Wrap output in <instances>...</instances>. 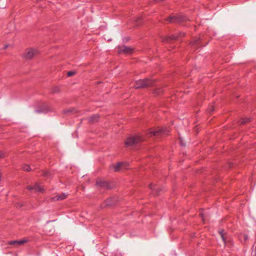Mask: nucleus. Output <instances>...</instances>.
<instances>
[{"label": "nucleus", "instance_id": "obj_1", "mask_svg": "<svg viewBox=\"0 0 256 256\" xmlns=\"http://www.w3.org/2000/svg\"><path fill=\"white\" fill-rule=\"evenodd\" d=\"M170 130L166 128H155L148 129L146 134L148 137L164 136L168 135Z\"/></svg>", "mask_w": 256, "mask_h": 256}, {"label": "nucleus", "instance_id": "obj_2", "mask_svg": "<svg viewBox=\"0 0 256 256\" xmlns=\"http://www.w3.org/2000/svg\"><path fill=\"white\" fill-rule=\"evenodd\" d=\"M156 82V80L145 78L136 80L134 86L136 89L145 88L154 86Z\"/></svg>", "mask_w": 256, "mask_h": 256}, {"label": "nucleus", "instance_id": "obj_3", "mask_svg": "<svg viewBox=\"0 0 256 256\" xmlns=\"http://www.w3.org/2000/svg\"><path fill=\"white\" fill-rule=\"evenodd\" d=\"M165 20L170 24H182L184 22L190 21L189 18L185 14H171Z\"/></svg>", "mask_w": 256, "mask_h": 256}, {"label": "nucleus", "instance_id": "obj_4", "mask_svg": "<svg viewBox=\"0 0 256 256\" xmlns=\"http://www.w3.org/2000/svg\"><path fill=\"white\" fill-rule=\"evenodd\" d=\"M142 141H144V138L140 136H130L126 138L124 144L126 148H128L135 146Z\"/></svg>", "mask_w": 256, "mask_h": 256}, {"label": "nucleus", "instance_id": "obj_5", "mask_svg": "<svg viewBox=\"0 0 256 256\" xmlns=\"http://www.w3.org/2000/svg\"><path fill=\"white\" fill-rule=\"evenodd\" d=\"M95 186L99 190H109L113 188L110 182L106 181L100 178H98L96 180Z\"/></svg>", "mask_w": 256, "mask_h": 256}, {"label": "nucleus", "instance_id": "obj_6", "mask_svg": "<svg viewBox=\"0 0 256 256\" xmlns=\"http://www.w3.org/2000/svg\"><path fill=\"white\" fill-rule=\"evenodd\" d=\"M118 54H130L134 52V48L126 46L125 45L118 46H117Z\"/></svg>", "mask_w": 256, "mask_h": 256}, {"label": "nucleus", "instance_id": "obj_7", "mask_svg": "<svg viewBox=\"0 0 256 256\" xmlns=\"http://www.w3.org/2000/svg\"><path fill=\"white\" fill-rule=\"evenodd\" d=\"M38 54V50L36 49L29 48L26 50V52L23 55L22 57L26 60H30Z\"/></svg>", "mask_w": 256, "mask_h": 256}, {"label": "nucleus", "instance_id": "obj_8", "mask_svg": "<svg viewBox=\"0 0 256 256\" xmlns=\"http://www.w3.org/2000/svg\"><path fill=\"white\" fill-rule=\"evenodd\" d=\"M26 190L30 192L34 191L36 192H43L44 191V190L42 188L38 183L35 184L34 186L28 185L26 186Z\"/></svg>", "mask_w": 256, "mask_h": 256}, {"label": "nucleus", "instance_id": "obj_9", "mask_svg": "<svg viewBox=\"0 0 256 256\" xmlns=\"http://www.w3.org/2000/svg\"><path fill=\"white\" fill-rule=\"evenodd\" d=\"M51 111V108L46 104H43L35 110L36 113H47Z\"/></svg>", "mask_w": 256, "mask_h": 256}, {"label": "nucleus", "instance_id": "obj_10", "mask_svg": "<svg viewBox=\"0 0 256 256\" xmlns=\"http://www.w3.org/2000/svg\"><path fill=\"white\" fill-rule=\"evenodd\" d=\"M118 202L116 198L110 197L104 200V204L106 206L112 207L117 204Z\"/></svg>", "mask_w": 256, "mask_h": 256}, {"label": "nucleus", "instance_id": "obj_11", "mask_svg": "<svg viewBox=\"0 0 256 256\" xmlns=\"http://www.w3.org/2000/svg\"><path fill=\"white\" fill-rule=\"evenodd\" d=\"M148 186L152 190V194L155 196H158L162 190V188L160 186L154 185L152 184H150Z\"/></svg>", "mask_w": 256, "mask_h": 256}, {"label": "nucleus", "instance_id": "obj_12", "mask_svg": "<svg viewBox=\"0 0 256 256\" xmlns=\"http://www.w3.org/2000/svg\"><path fill=\"white\" fill-rule=\"evenodd\" d=\"M29 242L28 238H25L22 240H11L8 242L10 245L21 246Z\"/></svg>", "mask_w": 256, "mask_h": 256}, {"label": "nucleus", "instance_id": "obj_13", "mask_svg": "<svg viewBox=\"0 0 256 256\" xmlns=\"http://www.w3.org/2000/svg\"><path fill=\"white\" fill-rule=\"evenodd\" d=\"M178 39V35L174 34L171 36H163L162 38V41L163 42L170 43Z\"/></svg>", "mask_w": 256, "mask_h": 256}, {"label": "nucleus", "instance_id": "obj_14", "mask_svg": "<svg viewBox=\"0 0 256 256\" xmlns=\"http://www.w3.org/2000/svg\"><path fill=\"white\" fill-rule=\"evenodd\" d=\"M203 38L202 37L200 36L199 38H195L190 42V44L193 46L196 45H201L202 46L204 47L208 44V42H206L204 44H202V42Z\"/></svg>", "mask_w": 256, "mask_h": 256}, {"label": "nucleus", "instance_id": "obj_15", "mask_svg": "<svg viewBox=\"0 0 256 256\" xmlns=\"http://www.w3.org/2000/svg\"><path fill=\"white\" fill-rule=\"evenodd\" d=\"M68 196V195L67 194L64 192H62L58 195L52 197L50 198V200L52 202L62 200L66 199L67 198Z\"/></svg>", "mask_w": 256, "mask_h": 256}, {"label": "nucleus", "instance_id": "obj_16", "mask_svg": "<svg viewBox=\"0 0 256 256\" xmlns=\"http://www.w3.org/2000/svg\"><path fill=\"white\" fill-rule=\"evenodd\" d=\"M100 116L98 114H94L88 118V121L90 124H94L100 120Z\"/></svg>", "mask_w": 256, "mask_h": 256}, {"label": "nucleus", "instance_id": "obj_17", "mask_svg": "<svg viewBox=\"0 0 256 256\" xmlns=\"http://www.w3.org/2000/svg\"><path fill=\"white\" fill-rule=\"evenodd\" d=\"M125 162H117L115 164H112L110 166V168H112L114 172H118L120 170V168L124 164H125Z\"/></svg>", "mask_w": 256, "mask_h": 256}, {"label": "nucleus", "instance_id": "obj_18", "mask_svg": "<svg viewBox=\"0 0 256 256\" xmlns=\"http://www.w3.org/2000/svg\"><path fill=\"white\" fill-rule=\"evenodd\" d=\"M252 118H248V117H245V118H240L239 122H238V124L240 126H242L244 125H245L248 123H250L252 122Z\"/></svg>", "mask_w": 256, "mask_h": 256}, {"label": "nucleus", "instance_id": "obj_19", "mask_svg": "<svg viewBox=\"0 0 256 256\" xmlns=\"http://www.w3.org/2000/svg\"><path fill=\"white\" fill-rule=\"evenodd\" d=\"M164 90L162 88H158L152 90V93L154 94L156 96H161L164 94Z\"/></svg>", "mask_w": 256, "mask_h": 256}, {"label": "nucleus", "instance_id": "obj_20", "mask_svg": "<svg viewBox=\"0 0 256 256\" xmlns=\"http://www.w3.org/2000/svg\"><path fill=\"white\" fill-rule=\"evenodd\" d=\"M75 110L74 108H70L68 109H65L62 110V114H67L70 115L71 113L73 112Z\"/></svg>", "mask_w": 256, "mask_h": 256}, {"label": "nucleus", "instance_id": "obj_21", "mask_svg": "<svg viewBox=\"0 0 256 256\" xmlns=\"http://www.w3.org/2000/svg\"><path fill=\"white\" fill-rule=\"evenodd\" d=\"M22 170L26 172H30L32 170L30 166L27 164H24L22 166Z\"/></svg>", "mask_w": 256, "mask_h": 256}, {"label": "nucleus", "instance_id": "obj_22", "mask_svg": "<svg viewBox=\"0 0 256 256\" xmlns=\"http://www.w3.org/2000/svg\"><path fill=\"white\" fill-rule=\"evenodd\" d=\"M60 91L59 86H56L53 88L51 90V93L52 94L59 93Z\"/></svg>", "mask_w": 256, "mask_h": 256}, {"label": "nucleus", "instance_id": "obj_23", "mask_svg": "<svg viewBox=\"0 0 256 256\" xmlns=\"http://www.w3.org/2000/svg\"><path fill=\"white\" fill-rule=\"evenodd\" d=\"M234 163L232 162H228L224 164V168L229 170L233 167Z\"/></svg>", "mask_w": 256, "mask_h": 256}, {"label": "nucleus", "instance_id": "obj_24", "mask_svg": "<svg viewBox=\"0 0 256 256\" xmlns=\"http://www.w3.org/2000/svg\"><path fill=\"white\" fill-rule=\"evenodd\" d=\"M226 244H227L228 246H233L234 242L232 239V238L227 239V240H226Z\"/></svg>", "mask_w": 256, "mask_h": 256}, {"label": "nucleus", "instance_id": "obj_25", "mask_svg": "<svg viewBox=\"0 0 256 256\" xmlns=\"http://www.w3.org/2000/svg\"><path fill=\"white\" fill-rule=\"evenodd\" d=\"M76 74V72L74 70L68 71L67 72V76L68 77L72 76Z\"/></svg>", "mask_w": 256, "mask_h": 256}, {"label": "nucleus", "instance_id": "obj_26", "mask_svg": "<svg viewBox=\"0 0 256 256\" xmlns=\"http://www.w3.org/2000/svg\"><path fill=\"white\" fill-rule=\"evenodd\" d=\"M214 107L213 106H210L207 109V112L208 113L211 114L214 111Z\"/></svg>", "mask_w": 256, "mask_h": 256}, {"label": "nucleus", "instance_id": "obj_27", "mask_svg": "<svg viewBox=\"0 0 256 256\" xmlns=\"http://www.w3.org/2000/svg\"><path fill=\"white\" fill-rule=\"evenodd\" d=\"M6 152H3V151H0V158H5L6 156Z\"/></svg>", "mask_w": 256, "mask_h": 256}, {"label": "nucleus", "instance_id": "obj_28", "mask_svg": "<svg viewBox=\"0 0 256 256\" xmlns=\"http://www.w3.org/2000/svg\"><path fill=\"white\" fill-rule=\"evenodd\" d=\"M176 34L178 35V38L182 36V37H184L186 36V34L184 32H180L178 33H176Z\"/></svg>", "mask_w": 256, "mask_h": 256}, {"label": "nucleus", "instance_id": "obj_29", "mask_svg": "<svg viewBox=\"0 0 256 256\" xmlns=\"http://www.w3.org/2000/svg\"><path fill=\"white\" fill-rule=\"evenodd\" d=\"M130 40V37L127 36V37H124L122 38V42L124 43H126L128 42Z\"/></svg>", "mask_w": 256, "mask_h": 256}, {"label": "nucleus", "instance_id": "obj_30", "mask_svg": "<svg viewBox=\"0 0 256 256\" xmlns=\"http://www.w3.org/2000/svg\"><path fill=\"white\" fill-rule=\"evenodd\" d=\"M243 237H244V242H246V241L248 240V236L247 234H244L243 235Z\"/></svg>", "mask_w": 256, "mask_h": 256}, {"label": "nucleus", "instance_id": "obj_31", "mask_svg": "<svg viewBox=\"0 0 256 256\" xmlns=\"http://www.w3.org/2000/svg\"><path fill=\"white\" fill-rule=\"evenodd\" d=\"M224 229H222L218 230V233L220 235V236L224 235Z\"/></svg>", "mask_w": 256, "mask_h": 256}, {"label": "nucleus", "instance_id": "obj_32", "mask_svg": "<svg viewBox=\"0 0 256 256\" xmlns=\"http://www.w3.org/2000/svg\"><path fill=\"white\" fill-rule=\"evenodd\" d=\"M222 239L224 242V243L226 244V240H227V238L226 237L224 236V235L221 236Z\"/></svg>", "mask_w": 256, "mask_h": 256}, {"label": "nucleus", "instance_id": "obj_33", "mask_svg": "<svg viewBox=\"0 0 256 256\" xmlns=\"http://www.w3.org/2000/svg\"><path fill=\"white\" fill-rule=\"evenodd\" d=\"M23 206V204H22V203H17L16 204V207L17 208H21Z\"/></svg>", "mask_w": 256, "mask_h": 256}, {"label": "nucleus", "instance_id": "obj_34", "mask_svg": "<svg viewBox=\"0 0 256 256\" xmlns=\"http://www.w3.org/2000/svg\"><path fill=\"white\" fill-rule=\"evenodd\" d=\"M180 144L181 146H185V144L184 143H183L182 141V140H180Z\"/></svg>", "mask_w": 256, "mask_h": 256}, {"label": "nucleus", "instance_id": "obj_35", "mask_svg": "<svg viewBox=\"0 0 256 256\" xmlns=\"http://www.w3.org/2000/svg\"><path fill=\"white\" fill-rule=\"evenodd\" d=\"M199 216L200 217H201L202 218V220H204V214L202 212L200 213L199 214Z\"/></svg>", "mask_w": 256, "mask_h": 256}, {"label": "nucleus", "instance_id": "obj_36", "mask_svg": "<svg viewBox=\"0 0 256 256\" xmlns=\"http://www.w3.org/2000/svg\"><path fill=\"white\" fill-rule=\"evenodd\" d=\"M48 174H49V172H45L44 173V175L45 176H48Z\"/></svg>", "mask_w": 256, "mask_h": 256}, {"label": "nucleus", "instance_id": "obj_37", "mask_svg": "<svg viewBox=\"0 0 256 256\" xmlns=\"http://www.w3.org/2000/svg\"><path fill=\"white\" fill-rule=\"evenodd\" d=\"M252 256H256V252H254V254H252Z\"/></svg>", "mask_w": 256, "mask_h": 256}, {"label": "nucleus", "instance_id": "obj_38", "mask_svg": "<svg viewBox=\"0 0 256 256\" xmlns=\"http://www.w3.org/2000/svg\"><path fill=\"white\" fill-rule=\"evenodd\" d=\"M254 252H256V246L255 250H254Z\"/></svg>", "mask_w": 256, "mask_h": 256}]
</instances>
